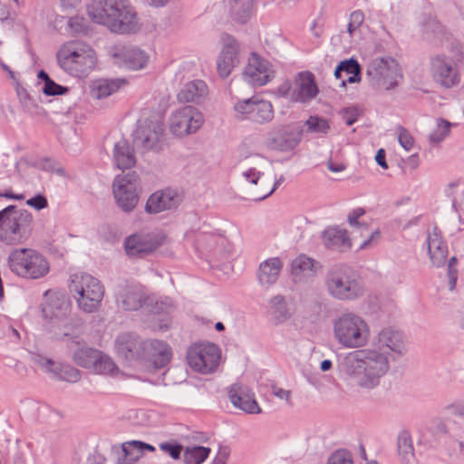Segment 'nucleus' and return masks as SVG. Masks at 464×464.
<instances>
[{
	"label": "nucleus",
	"mask_w": 464,
	"mask_h": 464,
	"mask_svg": "<svg viewBox=\"0 0 464 464\" xmlns=\"http://www.w3.org/2000/svg\"><path fill=\"white\" fill-rule=\"evenodd\" d=\"M88 13L93 21L116 33H130L137 27L136 14L125 0H92Z\"/></svg>",
	"instance_id": "obj_1"
},
{
	"label": "nucleus",
	"mask_w": 464,
	"mask_h": 464,
	"mask_svg": "<svg viewBox=\"0 0 464 464\" xmlns=\"http://www.w3.org/2000/svg\"><path fill=\"white\" fill-rule=\"evenodd\" d=\"M57 59L63 69L78 76L87 74L97 63L95 51L82 42L64 44L58 52Z\"/></svg>",
	"instance_id": "obj_2"
},
{
	"label": "nucleus",
	"mask_w": 464,
	"mask_h": 464,
	"mask_svg": "<svg viewBox=\"0 0 464 464\" xmlns=\"http://www.w3.org/2000/svg\"><path fill=\"white\" fill-rule=\"evenodd\" d=\"M69 291L84 312L96 310L104 295L102 283L91 275L77 273L71 276Z\"/></svg>",
	"instance_id": "obj_3"
},
{
	"label": "nucleus",
	"mask_w": 464,
	"mask_h": 464,
	"mask_svg": "<svg viewBox=\"0 0 464 464\" xmlns=\"http://www.w3.org/2000/svg\"><path fill=\"white\" fill-rule=\"evenodd\" d=\"M12 272L19 276L31 279L44 277L49 273L50 265L39 252L31 248H21L13 251L8 258Z\"/></svg>",
	"instance_id": "obj_4"
},
{
	"label": "nucleus",
	"mask_w": 464,
	"mask_h": 464,
	"mask_svg": "<svg viewBox=\"0 0 464 464\" xmlns=\"http://www.w3.org/2000/svg\"><path fill=\"white\" fill-rule=\"evenodd\" d=\"M335 337L348 348H358L366 344L370 331L367 324L359 316L345 314L334 324Z\"/></svg>",
	"instance_id": "obj_5"
},
{
	"label": "nucleus",
	"mask_w": 464,
	"mask_h": 464,
	"mask_svg": "<svg viewBox=\"0 0 464 464\" xmlns=\"http://www.w3.org/2000/svg\"><path fill=\"white\" fill-rule=\"evenodd\" d=\"M327 286L330 293L339 299H353L363 293L359 277L348 268L332 272Z\"/></svg>",
	"instance_id": "obj_6"
},
{
	"label": "nucleus",
	"mask_w": 464,
	"mask_h": 464,
	"mask_svg": "<svg viewBox=\"0 0 464 464\" xmlns=\"http://www.w3.org/2000/svg\"><path fill=\"white\" fill-rule=\"evenodd\" d=\"M452 55L437 56L431 61V72L437 82L450 88L459 82L457 66L462 63L463 53L459 46L451 51Z\"/></svg>",
	"instance_id": "obj_7"
},
{
	"label": "nucleus",
	"mask_w": 464,
	"mask_h": 464,
	"mask_svg": "<svg viewBox=\"0 0 464 464\" xmlns=\"http://www.w3.org/2000/svg\"><path fill=\"white\" fill-rule=\"evenodd\" d=\"M189 366L196 372L209 373L216 370L220 361L219 348L210 343L191 345L187 355Z\"/></svg>",
	"instance_id": "obj_8"
},
{
	"label": "nucleus",
	"mask_w": 464,
	"mask_h": 464,
	"mask_svg": "<svg viewBox=\"0 0 464 464\" xmlns=\"http://www.w3.org/2000/svg\"><path fill=\"white\" fill-rule=\"evenodd\" d=\"M204 122L202 113L192 106H185L173 113L169 130L177 137H184L196 132Z\"/></svg>",
	"instance_id": "obj_9"
},
{
	"label": "nucleus",
	"mask_w": 464,
	"mask_h": 464,
	"mask_svg": "<svg viewBox=\"0 0 464 464\" xmlns=\"http://www.w3.org/2000/svg\"><path fill=\"white\" fill-rule=\"evenodd\" d=\"M278 92L282 96H290L293 102H305L314 98L318 93L314 76L309 72H302L295 79V89L292 90L288 82H284Z\"/></svg>",
	"instance_id": "obj_10"
},
{
	"label": "nucleus",
	"mask_w": 464,
	"mask_h": 464,
	"mask_svg": "<svg viewBox=\"0 0 464 464\" xmlns=\"http://www.w3.org/2000/svg\"><path fill=\"white\" fill-rule=\"evenodd\" d=\"M367 74L379 89L383 90L393 88L401 78L398 64L382 59L372 61L367 68Z\"/></svg>",
	"instance_id": "obj_11"
},
{
	"label": "nucleus",
	"mask_w": 464,
	"mask_h": 464,
	"mask_svg": "<svg viewBox=\"0 0 464 464\" xmlns=\"http://www.w3.org/2000/svg\"><path fill=\"white\" fill-rule=\"evenodd\" d=\"M113 194L121 209L131 211L139 201L137 177H118L113 183Z\"/></svg>",
	"instance_id": "obj_12"
},
{
	"label": "nucleus",
	"mask_w": 464,
	"mask_h": 464,
	"mask_svg": "<svg viewBox=\"0 0 464 464\" xmlns=\"http://www.w3.org/2000/svg\"><path fill=\"white\" fill-rule=\"evenodd\" d=\"M235 110L241 118L259 123L270 121L274 115L272 104L269 102L256 99L240 102L236 105Z\"/></svg>",
	"instance_id": "obj_13"
},
{
	"label": "nucleus",
	"mask_w": 464,
	"mask_h": 464,
	"mask_svg": "<svg viewBox=\"0 0 464 464\" xmlns=\"http://www.w3.org/2000/svg\"><path fill=\"white\" fill-rule=\"evenodd\" d=\"M78 364L83 367L93 366L94 371L100 374L113 375L117 368L113 362L107 356L102 355L100 352L92 349L81 351L75 355Z\"/></svg>",
	"instance_id": "obj_14"
},
{
	"label": "nucleus",
	"mask_w": 464,
	"mask_h": 464,
	"mask_svg": "<svg viewBox=\"0 0 464 464\" xmlns=\"http://www.w3.org/2000/svg\"><path fill=\"white\" fill-rule=\"evenodd\" d=\"M244 75L252 85L263 86L271 80L273 72L266 61L256 53H252L245 68Z\"/></svg>",
	"instance_id": "obj_15"
},
{
	"label": "nucleus",
	"mask_w": 464,
	"mask_h": 464,
	"mask_svg": "<svg viewBox=\"0 0 464 464\" xmlns=\"http://www.w3.org/2000/svg\"><path fill=\"white\" fill-rule=\"evenodd\" d=\"M180 201V195L174 189L166 188L159 190L149 198L146 210L149 213H159L178 206Z\"/></svg>",
	"instance_id": "obj_16"
},
{
	"label": "nucleus",
	"mask_w": 464,
	"mask_h": 464,
	"mask_svg": "<svg viewBox=\"0 0 464 464\" xmlns=\"http://www.w3.org/2000/svg\"><path fill=\"white\" fill-rule=\"evenodd\" d=\"M238 45L236 40L227 37L218 61V72L221 77H227L239 63Z\"/></svg>",
	"instance_id": "obj_17"
},
{
	"label": "nucleus",
	"mask_w": 464,
	"mask_h": 464,
	"mask_svg": "<svg viewBox=\"0 0 464 464\" xmlns=\"http://www.w3.org/2000/svg\"><path fill=\"white\" fill-rule=\"evenodd\" d=\"M23 214L16 211L14 207L10 206L0 211V230L3 236L8 234L20 236L22 234Z\"/></svg>",
	"instance_id": "obj_18"
},
{
	"label": "nucleus",
	"mask_w": 464,
	"mask_h": 464,
	"mask_svg": "<svg viewBox=\"0 0 464 464\" xmlns=\"http://www.w3.org/2000/svg\"><path fill=\"white\" fill-rule=\"evenodd\" d=\"M43 311L45 316H47L49 313L53 314L55 319L53 326L60 330L63 335H69L68 330L72 331V325L66 318V315L70 312V304L67 302H62L59 305H47Z\"/></svg>",
	"instance_id": "obj_19"
},
{
	"label": "nucleus",
	"mask_w": 464,
	"mask_h": 464,
	"mask_svg": "<svg viewBox=\"0 0 464 464\" xmlns=\"http://www.w3.org/2000/svg\"><path fill=\"white\" fill-rule=\"evenodd\" d=\"M163 124L161 121L157 123H140L135 131V142H140L144 147H150L159 140L162 134Z\"/></svg>",
	"instance_id": "obj_20"
},
{
	"label": "nucleus",
	"mask_w": 464,
	"mask_h": 464,
	"mask_svg": "<svg viewBox=\"0 0 464 464\" xmlns=\"http://www.w3.org/2000/svg\"><path fill=\"white\" fill-rule=\"evenodd\" d=\"M232 403L248 413H259L261 411L253 395L245 392L241 388H233L229 392Z\"/></svg>",
	"instance_id": "obj_21"
},
{
	"label": "nucleus",
	"mask_w": 464,
	"mask_h": 464,
	"mask_svg": "<svg viewBox=\"0 0 464 464\" xmlns=\"http://www.w3.org/2000/svg\"><path fill=\"white\" fill-rule=\"evenodd\" d=\"M208 87L203 81L196 80L188 82L178 94V99L181 102H195L198 99L206 96Z\"/></svg>",
	"instance_id": "obj_22"
},
{
	"label": "nucleus",
	"mask_w": 464,
	"mask_h": 464,
	"mask_svg": "<svg viewBox=\"0 0 464 464\" xmlns=\"http://www.w3.org/2000/svg\"><path fill=\"white\" fill-rule=\"evenodd\" d=\"M325 245L329 248L344 251L351 247V241L347 237V232L344 229L338 227H330L324 233Z\"/></svg>",
	"instance_id": "obj_23"
},
{
	"label": "nucleus",
	"mask_w": 464,
	"mask_h": 464,
	"mask_svg": "<svg viewBox=\"0 0 464 464\" xmlns=\"http://www.w3.org/2000/svg\"><path fill=\"white\" fill-rule=\"evenodd\" d=\"M379 345L383 353H387V350L401 353L403 349L402 336L391 328L384 329L379 334Z\"/></svg>",
	"instance_id": "obj_24"
},
{
	"label": "nucleus",
	"mask_w": 464,
	"mask_h": 464,
	"mask_svg": "<svg viewBox=\"0 0 464 464\" xmlns=\"http://www.w3.org/2000/svg\"><path fill=\"white\" fill-rule=\"evenodd\" d=\"M429 252L434 265L440 266L444 264L448 249L440 235L432 233L429 236Z\"/></svg>",
	"instance_id": "obj_25"
},
{
	"label": "nucleus",
	"mask_w": 464,
	"mask_h": 464,
	"mask_svg": "<svg viewBox=\"0 0 464 464\" xmlns=\"http://www.w3.org/2000/svg\"><path fill=\"white\" fill-rule=\"evenodd\" d=\"M115 160L121 169H130L135 165V157L132 149L127 141L118 142L115 146Z\"/></svg>",
	"instance_id": "obj_26"
},
{
	"label": "nucleus",
	"mask_w": 464,
	"mask_h": 464,
	"mask_svg": "<svg viewBox=\"0 0 464 464\" xmlns=\"http://www.w3.org/2000/svg\"><path fill=\"white\" fill-rule=\"evenodd\" d=\"M152 362L157 368L167 365L171 358V351L166 343L155 341L150 343Z\"/></svg>",
	"instance_id": "obj_27"
},
{
	"label": "nucleus",
	"mask_w": 464,
	"mask_h": 464,
	"mask_svg": "<svg viewBox=\"0 0 464 464\" xmlns=\"http://www.w3.org/2000/svg\"><path fill=\"white\" fill-rule=\"evenodd\" d=\"M282 267L278 258L269 259L260 266L259 279L262 283L270 284L276 281Z\"/></svg>",
	"instance_id": "obj_28"
},
{
	"label": "nucleus",
	"mask_w": 464,
	"mask_h": 464,
	"mask_svg": "<svg viewBox=\"0 0 464 464\" xmlns=\"http://www.w3.org/2000/svg\"><path fill=\"white\" fill-rule=\"evenodd\" d=\"M124 456L130 461H137L144 453V450L154 451L155 448L150 444L141 441H129L122 444Z\"/></svg>",
	"instance_id": "obj_29"
},
{
	"label": "nucleus",
	"mask_w": 464,
	"mask_h": 464,
	"mask_svg": "<svg viewBox=\"0 0 464 464\" xmlns=\"http://www.w3.org/2000/svg\"><path fill=\"white\" fill-rule=\"evenodd\" d=\"M156 247V244L145 241L136 235L128 237L126 240V251L129 256L150 253Z\"/></svg>",
	"instance_id": "obj_30"
},
{
	"label": "nucleus",
	"mask_w": 464,
	"mask_h": 464,
	"mask_svg": "<svg viewBox=\"0 0 464 464\" xmlns=\"http://www.w3.org/2000/svg\"><path fill=\"white\" fill-rule=\"evenodd\" d=\"M124 80H100L94 83V95L101 99L111 95L118 91L121 86L125 85Z\"/></svg>",
	"instance_id": "obj_31"
},
{
	"label": "nucleus",
	"mask_w": 464,
	"mask_h": 464,
	"mask_svg": "<svg viewBox=\"0 0 464 464\" xmlns=\"http://www.w3.org/2000/svg\"><path fill=\"white\" fill-rule=\"evenodd\" d=\"M345 72L348 76L349 82H355L359 81L360 66L354 60H348L342 62L335 71V77L342 78V73Z\"/></svg>",
	"instance_id": "obj_32"
},
{
	"label": "nucleus",
	"mask_w": 464,
	"mask_h": 464,
	"mask_svg": "<svg viewBox=\"0 0 464 464\" xmlns=\"http://www.w3.org/2000/svg\"><path fill=\"white\" fill-rule=\"evenodd\" d=\"M210 449L206 447L187 448L184 451L186 464H201L209 455Z\"/></svg>",
	"instance_id": "obj_33"
},
{
	"label": "nucleus",
	"mask_w": 464,
	"mask_h": 464,
	"mask_svg": "<svg viewBox=\"0 0 464 464\" xmlns=\"http://www.w3.org/2000/svg\"><path fill=\"white\" fill-rule=\"evenodd\" d=\"M246 177L255 185H257L258 180L261 181L260 187L256 188L254 191V194L257 199H263L273 192L274 188L271 186L270 182L267 184V186H264L265 183H266V180L264 177H261L259 173L256 171H250L246 174Z\"/></svg>",
	"instance_id": "obj_34"
},
{
	"label": "nucleus",
	"mask_w": 464,
	"mask_h": 464,
	"mask_svg": "<svg viewBox=\"0 0 464 464\" xmlns=\"http://www.w3.org/2000/svg\"><path fill=\"white\" fill-rule=\"evenodd\" d=\"M124 56L129 67L135 70L143 68L148 62L146 54L139 49L129 50Z\"/></svg>",
	"instance_id": "obj_35"
},
{
	"label": "nucleus",
	"mask_w": 464,
	"mask_h": 464,
	"mask_svg": "<svg viewBox=\"0 0 464 464\" xmlns=\"http://www.w3.org/2000/svg\"><path fill=\"white\" fill-rule=\"evenodd\" d=\"M314 267V261L305 256H300L293 261L292 264V272L295 276H299L301 274L309 273Z\"/></svg>",
	"instance_id": "obj_36"
},
{
	"label": "nucleus",
	"mask_w": 464,
	"mask_h": 464,
	"mask_svg": "<svg viewBox=\"0 0 464 464\" xmlns=\"http://www.w3.org/2000/svg\"><path fill=\"white\" fill-rule=\"evenodd\" d=\"M305 124L310 131L317 133H326L330 128L326 120L316 116H311Z\"/></svg>",
	"instance_id": "obj_37"
},
{
	"label": "nucleus",
	"mask_w": 464,
	"mask_h": 464,
	"mask_svg": "<svg viewBox=\"0 0 464 464\" xmlns=\"http://www.w3.org/2000/svg\"><path fill=\"white\" fill-rule=\"evenodd\" d=\"M451 124L444 120H440L438 121L437 129L431 134L430 139L435 142H440L442 140L450 130Z\"/></svg>",
	"instance_id": "obj_38"
},
{
	"label": "nucleus",
	"mask_w": 464,
	"mask_h": 464,
	"mask_svg": "<svg viewBox=\"0 0 464 464\" xmlns=\"http://www.w3.org/2000/svg\"><path fill=\"white\" fill-rule=\"evenodd\" d=\"M328 464H353L352 456L345 450H337L330 457Z\"/></svg>",
	"instance_id": "obj_39"
},
{
	"label": "nucleus",
	"mask_w": 464,
	"mask_h": 464,
	"mask_svg": "<svg viewBox=\"0 0 464 464\" xmlns=\"http://www.w3.org/2000/svg\"><path fill=\"white\" fill-rule=\"evenodd\" d=\"M398 135H399V141H400L401 145L405 150H410L414 145V139L411 135V133L407 130L401 128L399 130Z\"/></svg>",
	"instance_id": "obj_40"
},
{
	"label": "nucleus",
	"mask_w": 464,
	"mask_h": 464,
	"mask_svg": "<svg viewBox=\"0 0 464 464\" xmlns=\"http://www.w3.org/2000/svg\"><path fill=\"white\" fill-rule=\"evenodd\" d=\"M364 16L363 14L360 11L353 12L350 17V23L348 25L349 33L352 34L354 30H356L363 22Z\"/></svg>",
	"instance_id": "obj_41"
},
{
	"label": "nucleus",
	"mask_w": 464,
	"mask_h": 464,
	"mask_svg": "<svg viewBox=\"0 0 464 464\" xmlns=\"http://www.w3.org/2000/svg\"><path fill=\"white\" fill-rule=\"evenodd\" d=\"M123 304L127 310H136L140 306V301L135 293H130L126 295L123 300Z\"/></svg>",
	"instance_id": "obj_42"
},
{
	"label": "nucleus",
	"mask_w": 464,
	"mask_h": 464,
	"mask_svg": "<svg viewBox=\"0 0 464 464\" xmlns=\"http://www.w3.org/2000/svg\"><path fill=\"white\" fill-rule=\"evenodd\" d=\"M28 206L34 208L35 209H43L47 207V199L42 195H37L26 201Z\"/></svg>",
	"instance_id": "obj_43"
},
{
	"label": "nucleus",
	"mask_w": 464,
	"mask_h": 464,
	"mask_svg": "<svg viewBox=\"0 0 464 464\" xmlns=\"http://www.w3.org/2000/svg\"><path fill=\"white\" fill-rule=\"evenodd\" d=\"M456 265H457V258L452 257L449 263V276H450V285L451 290L455 288L456 282H457L458 271L456 269Z\"/></svg>",
	"instance_id": "obj_44"
},
{
	"label": "nucleus",
	"mask_w": 464,
	"mask_h": 464,
	"mask_svg": "<svg viewBox=\"0 0 464 464\" xmlns=\"http://www.w3.org/2000/svg\"><path fill=\"white\" fill-rule=\"evenodd\" d=\"M61 89H62V87L60 85L54 83L53 82H52L49 79L45 82L44 92V93H46L48 95H55V94L62 93Z\"/></svg>",
	"instance_id": "obj_45"
},
{
	"label": "nucleus",
	"mask_w": 464,
	"mask_h": 464,
	"mask_svg": "<svg viewBox=\"0 0 464 464\" xmlns=\"http://www.w3.org/2000/svg\"><path fill=\"white\" fill-rule=\"evenodd\" d=\"M161 449L168 452L173 459L179 458L182 448L179 445H162Z\"/></svg>",
	"instance_id": "obj_46"
},
{
	"label": "nucleus",
	"mask_w": 464,
	"mask_h": 464,
	"mask_svg": "<svg viewBox=\"0 0 464 464\" xmlns=\"http://www.w3.org/2000/svg\"><path fill=\"white\" fill-rule=\"evenodd\" d=\"M365 214V210L362 208L354 209L348 217L349 223L352 226L357 227L359 225L358 219Z\"/></svg>",
	"instance_id": "obj_47"
},
{
	"label": "nucleus",
	"mask_w": 464,
	"mask_h": 464,
	"mask_svg": "<svg viewBox=\"0 0 464 464\" xmlns=\"http://www.w3.org/2000/svg\"><path fill=\"white\" fill-rule=\"evenodd\" d=\"M328 168L333 172H340L345 169V164L343 161L331 159L328 162Z\"/></svg>",
	"instance_id": "obj_48"
},
{
	"label": "nucleus",
	"mask_w": 464,
	"mask_h": 464,
	"mask_svg": "<svg viewBox=\"0 0 464 464\" xmlns=\"http://www.w3.org/2000/svg\"><path fill=\"white\" fill-rule=\"evenodd\" d=\"M79 372L73 368H68L63 376V378L68 382H75L79 379Z\"/></svg>",
	"instance_id": "obj_49"
},
{
	"label": "nucleus",
	"mask_w": 464,
	"mask_h": 464,
	"mask_svg": "<svg viewBox=\"0 0 464 464\" xmlns=\"http://www.w3.org/2000/svg\"><path fill=\"white\" fill-rule=\"evenodd\" d=\"M375 160L377 163L382 166L383 169H388V165L385 160V150L383 149H381L377 151Z\"/></svg>",
	"instance_id": "obj_50"
},
{
	"label": "nucleus",
	"mask_w": 464,
	"mask_h": 464,
	"mask_svg": "<svg viewBox=\"0 0 464 464\" xmlns=\"http://www.w3.org/2000/svg\"><path fill=\"white\" fill-rule=\"evenodd\" d=\"M379 238H380V232L375 231L371 235V237L368 240H364L360 243V247L364 248L366 246H369L372 245V243L378 241Z\"/></svg>",
	"instance_id": "obj_51"
},
{
	"label": "nucleus",
	"mask_w": 464,
	"mask_h": 464,
	"mask_svg": "<svg viewBox=\"0 0 464 464\" xmlns=\"http://www.w3.org/2000/svg\"><path fill=\"white\" fill-rule=\"evenodd\" d=\"M131 348H132V343L127 342L126 343H123L121 342H119V343H118V351H119V353H124L126 357L128 355L125 353V352L128 351V352L130 353L131 352Z\"/></svg>",
	"instance_id": "obj_52"
},
{
	"label": "nucleus",
	"mask_w": 464,
	"mask_h": 464,
	"mask_svg": "<svg viewBox=\"0 0 464 464\" xmlns=\"http://www.w3.org/2000/svg\"><path fill=\"white\" fill-rule=\"evenodd\" d=\"M376 362L380 364V369L384 371L387 368V358L384 355L377 356Z\"/></svg>",
	"instance_id": "obj_53"
},
{
	"label": "nucleus",
	"mask_w": 464,
	"mask_h": 464,
	"mask_svg": "<svg viewBox=\"0 0 464 464\" xmlns=\"http://www.w3.org/2000/svg\"><path fill=\"white\" fill-rule=\"evenodd\" d=\"M61 1H62L63 6L65 8L76 7L80 3V0H61Z\"/></svg>",
	"instance_id": "obj_54"
},
{
	"label": "nucleus",
	"mask_w": 464,
	"mask_h": 464,
	"mask_svg": "<svg viewBox=\"0 0 464 464\" xmlns=\"http://www.w3.org/2000/svg\"><path fill=\"white\" fill-rule=\"evenodd\" d=\"M275 394L282 399L288 400L290 397V392L287 391H284L282 389L275 390Z\"/></svg>",
	"instance_id": "obj_55"
},
{
	"label": "nucleus",
	"mask_w": 464,
	"mask_h": 464,
	"mask_svg": "<svg viewBox=\"0 0 464 464\" xmlns=\"http://www.w3.org/2000/svg\"><path fill=\"white\" fill-rule=\"evenodd\" d=\"M332 367V362L329 360H325L321 364V369L323 371H328Z\"/></svg>",
	"instance_id": "obj_56"
},
{
	"label": "nucleus",
	"mask_w": 464,
	"mask_h": 464,
	"mask_svg": "<svg viewBox=\"0 0 464 464\" xmlns=\"http://www.w3.org/2000/svg\"><path fill=\"white\" fill-rule=\"evenodd\" d=\"M274 302L276 303V304H278V305H279V307H278V309H279V310H280V309H283V308L285 307V304H284V300H283V298H281V297H276V298H275V300H274Z\"/></svg>",
	"instance_id": "obj_57"
},
{
	"label": "nucleus",
	"mask_w": 464,
	"mask_h": 464,
	"mask_svg": "<svg viewBox=\"0 0 464 464\" xmlns=\"http://www.w3.org/2000/svg\"><path fill=\"white\" fill-rule=\"evenodd\" d=\"M3 196L7 198H16V199H22L23 198V196H14L12 193H8V192H5Z\"/></svg>",
	"instance_id": "obj_58"
},
{
	"label": "nucleus",
	"mask_w": 464,
	"mask_h": 464,
	"mask_svg": "<svg viewBox=\"0 0 464 464\" xmlns=\"http://www.w3.org/2000/svg\"><path fill=\"white\" fill-rule=\"evenodd\" d=\"M70 26L72 28H74V31H76V32H79V31L82 30V26L80 24H78L77 26H74V21L73 20L70 21Z\"/></svg>",
	"instance_id": "obj_59"
},
{
	"label": "nucleus",
	"mask_w": 464,
	"mask_h": 464,
	"mask_svg": "<svg viewBox=\"0 0 464 464\" xmlns=\"http://www.w3.org/2000/svg\"><path fill=\"white\" fill-rule=\"evenodd\" d=\"M150 3L152 5H163L165 4L168 0H150Z\"/></svg>",
	"instance_id": "obj_60"
},
{
	"label": "nucleus",
	"mask_w": 464,
	"mask_h": 464,
	"mask_svg": "<svg viewBox=\"0 0 464 464\" xmlns=\"http://www.w3.org/2000/svg\"><path fill=\"white\" fill-rule=\"evenodd\" d=\"M215 328L218 331H223L225 329L224 324L222 323H220V322L216 324Z\"/></svg>",
	"instance_id": "obj_61"
},
{
	"label": "nucleus",
	"mask_w": 464,
	"mask_h": 464,
	"mask_svg": "<svg viewBox=\"0 0 464 464\" xmlns=\"http://www.w3.org/2000/svg\"><path fill=\"white\" fill-rule=\"evenodd\" d=\"M39 76H40V77H44L46 81H48V80H49V78H48L47 74H46L45 72H41L39 73Z\"/></svg>",
	"instance_id": "obj_62"
},
{
	"label": "nucleus",
	"mask_w": 464,
	"mask_h": 464,
	"mask_svg": "<svg viewBox=\"0 0 464 464\" xmlns=\"http://www.w3.org/2000/svg\"><path fill=\"white\" fill-rule=\"evenodd\" d=\"M367 359L374 361L375 360L374 353H372V352L369 353V356L367 357Z\"/></svg>",
	"instance_id": "obj_63"
},
{
	"label": "nucleus",
	"mask_w": 464,
	"mask_h": 464,
	"mask_svg": "<svg viewBox=\"0 0 464 464\" xmlns=\"http://www.w3.org/2000/svg\"><path fill=\"white\" fill-rule=\"evenodd\" d=\"M353 123V120H349V121H347V124H348V125H352Z\"/></svg>",
	"instance_id": "obj_64"
}]
</instances>
